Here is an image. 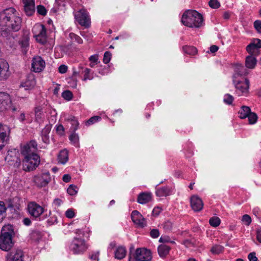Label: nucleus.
I'll use <instances>...</instances> for the list:
<instances>
[{
    "instance_id": "f704fd0d",
    "label": "nucleus",
    "mask_w": 261,
    "mask_h": 261,
    "mask_svg": "<svg viewBox=\"0 0 261 261\" xmlns=\"http://www.w3.org/2000/svg\"><path fill=\"white\" fill-rule=\"evenodd\" d=\"M42 237V232L37 230H33L30 234V238L36 242L39 241L41 239Z\"/></svg>"
},
{
    "instance_id": "f8f14e48",
    "label": "nucleus",
    "mask_w": 261,
    "mask_h": 261,
    "mask_svg": "<svg viewBox=\"0 0 261 261\" xmlns=\"http://www.w3.org/2000/svg\"><path fill=\"white\" fill-rule=\"evenodd\" d=\"M75 18L79 23L85 28L89 27L90 19L88 13L85 10H81L75 15Z\"/></svg>"
},
{
    "instance_id": "c03bdc74",
    "label": "nucleus",
    "mask_w": 261,
    "mask_h": 261,
    "mask_svg": "<svg viewBox=\"0 0 261 261\" xmlns=\"http://www.w3.org/2000/svg\"><path fill=\"white\" fill-rule=\"evenodd\" d=\"M70 120L72 125L71 129H72L73 132H75V130H77L78 128L79 123L75 117H71L70 118Z\"/></svg>"
},
{
    "instance_id": "aec40b11",
    "label": "nucleus",
    "mask_w": 261,
    "mask_h": 261,
    "mask_svg": "<svg viewBox=\"0 0 261 261\" xmlns=\"http://www.w3.org/2000/svg\"><path fill=\"white\" fill-rule=\"evenodd\" d=\"M24 10L27 15H32L35 11V2L34 0H23Z\"/></svg>"
},
{
    "instance_id": "1a4fd4ad",
    "label": "nucleus",
    "mask_w": 261,
    "mask_h": 261,
    "mask_svg": "<svg viewBox=\"0 0 261 261\" xmlns=\"http://www.w3.org/2000/svg\"><path fill=\"white\" fill-rule=\"evenodd\" d=\"M133 258L135 261H150L152 256L149 250L144 248H139L133 254Z\"/></svg>"
},
{
    "instance_id": "4468645a",
    "label": "nucleus",
    "mask_w": 261,
    "mask_h": 261,
    "mask_svg": "<svg viewBox=\"0 0 261 261\" xmlns=\"http://www.w3.org/2000/svg\"><path fill=\"white\" fill-rule=\"evenodd\" d=\"M10 74L8 63L5 60L0 58V81L8 79Z\"/></svg>"
},
{
    "instance_id": "ddd939ff",
    "label": "nucleus",
    "mask_w": 261,
    "mask_h": 261,
    "mask_svg": "<svg viewBox=\"0 0 261 261\" xmlns=\"http://www.w3.org/2000/svg\"><path fill=\"white\" fill-rule=\"evenodd\" d=\"M51 180V177L49 172H46L40 175H36L34 177V181L39 187L46 186Z\"/></svg>"
},
{
    "instance_id": "de8ad7c7",
    "label": "nucleus",
    "mask_w": 261,
    "mask_h": 261,
    "mask_svg": "<svg viewBox=\"0 0 261 261\" xmlns=\"http://www.w3.org/2000/svg\"><path fill=\"white\" fill-rule=\"evenodd\" d=\"M101 119V117L98 116H95L91 117L90 119H89L86 122V125H91L95 122H97V121Z\"/></svg>"
},
{
    "instance_id": "7ed1b4c3",
    "label": "nucleus",
    "mask_w": 261,
    "mask_h": 261,
    "mask_svg": "<svg viewBox=\"0 0 261 261\" xmlns=\"http://www.w3.org/2000/svg\"><path fill=\"white\" fill-rule=\"evenodd\" d=\"M203 21L202 15L192 10L186 11L181 19L182 23L189 28H199L202 25Z\"/></svg>"
},
{
    "instance_id": "6e6552de",
    "label": "nucleus",
    "mask_w": 261,
    "mask_h": 261,
    "mask_svg": "<svg viewBox=\"0 0 261 261\" xmlns=\"http://www.w3.org/2000/svg\"><path fill=\"white\" fill-rule=\"evenodd\" d=\"M33 32L34 34V37L36 40L42 44L46 42V29L42 24L36 25L33 29Z\"/></svg>"
},
{
    "instance_id": "6e6d98bb",
    "label": "nucleus",
    "mask_w": 261,
    "mask_h": 261,
    "mask_svg": "<svg viewBox=\"0 0 261 261\" xmlns=\"http://www.w3.org/2000/svg\"><path fill=\"white\" fill-rule=\"evenodd\" d=\"M150 236L153 238H157L160 236V232L158 229H152L150 232Z\"/></svg>"
},
{
    "instance_id": "5fc2aeb1",
    "label": "nucleus",
    "mask_w": 261,
    "mask_h": 261,
    "mask_svg": "<svg viewBox=\"0 0 261 261\" xmlns=\"http://www.w3.org/2000/svg\"><path fill=\"white\" fill-rule=\"evenodd\" d=\"M253 25L256 30L259 33H261V21L259 20H255L254 22Z\"/></svg>"
},
{
    "instance_id": "c85d7f7f",
    "label": "nucleus",
    "mask_w": 261,
    "mask_h": 261,
    "mask_svg": "<svg viewBox=\"0 0 261 261\" xmlns=\"http://www.w3.org/2000/svg\"><path fill=\"white\" fill-rule=\"evenodd\" d=\"M29 38L27 36L23 37L19 41V44L22 49V51L24 54H26L28 50V48L29 45Z\"/></svg>"
},
{
    "instance_id": "f03ea898",
    "label": "nucleus",
    "mask_w": 261,
    "mask_h": 261,
    "mask_svg": "<svg viewBox=\"0 0 261 261\" xmlns=\"http://www.w3.org/2000/svg\"><path fill=\"white\" fill-rule=\"evenodd\" d=\"M15 235L14 226L11 224L5 225L0 235V248L6 251L10 250L14 245L13 238Z\"/></svg>"
},
{
    "instance_id": "20e7f679",
    "label": "nucleus",
    "mask_w": 261,
    "mask_h": 261,
    "mask_svg": "<svg viewBox=\"0 0 261 261\" xmlns=\"http://www.w3.org/2000/svg\"><path fill=\"white\" fill-rule=\"evenodd\" d=\"M12 101L9 94L5 93H0V111L11 110L13 112L18 111L19 107L11 104Z\"/></svg>"
},
{
    "instance_id": "3c124183",
    "label": "nucleus",
    "mask_w": 261,
    "mask_h": 261,
    "mask_svg": "<svg viewBox=\"0 0 261 261\" xmlns=\"http://www.w3.org/2000/svg\"><path fill=\"white\" fill-rule=\"evenodd\" d=\"M111 53L110 51H106L104 54L103 62L105 64H108L110 62L111 59Z\"/></svg>"
},
{
    "instance_id": "8fccbe9b",
    "label": "nucleus",
    "mask_w": 261,
    "mask_h": 261,
    "mask_svg": "<svg viewBox=\"0 0 261 261\" xmlns=\"http://www.w3.org/2000/svg\"><path fill=\"white\" fill-rule=\"evenodd\" d=\"M69 37L72 40H74L79 44H82L83 43L82 39L80 36L73 33H71L69 34Z\"/></svg>"
},
{
    "instance_id": "dca6fc26",
    "label": "nucleus",
    "mask_w": 261,
    "mask_h": 261,
    "mask_svg": "<svg viewBox=\"0 0 261 261\" xmlns=\"http://www.w3.org/2000/svg\"><path fill=\"white\" fill-rule=\"evenodd\" d=\"M45 63L40 56L33 58L32 62V68L36 72L41 71L45 67Z\"/></svg>"
},
{
    "instance_id": "49530a36",
    "label": "nucleus",
    "mask_w": 261,
    "mask_h": 261,
    "mask_svg": "<svg viewBox=\"0 0 261 261\" xmlns=\"http://www.w3.org/2000/svg\"><path fill=\"white\" fill-rule=\"evenodd\" d=\"M37 12L38 14L45 16L46 14L47 11L45 8L42 5H38L37 6Z\"/></svg>"
},
{
    "instance_id": "a19ab883",
    "label": "nucleus",
    "mask_w": 261,
    "mask_h": 261,
    "mask_svg": "<svg viewBox=\"0 0 261 261\" xmlns=\"http://www.w3.org/2000/svg\"><path fill=\"white\" fill-rule=\"evenodd\" d=\"M11 29H7V28L1 32V35L5 38H6L8 40H10L11 38H14V36L10 33Z\"/></svg>"
},
{
    "instance_id": "2f4dec72",
    "label": "nucleus",
    "mask_w": 261,
    "mask_h": 261,
    "mask_svg": "<svg viewBox=\"0 0 261 261\" xmlns=\"http://www.w3.org/2000/svg\"><path fill=\"white\" fill-rule=\"evenodd\" d=\"M7 208L4 202L0 201V223L7 216Z\"/></svg>"
},
{
    "instance_id": "c9c22d12",
    "label": "nucleus",
    "mask_w": 261,
    "mask_h": 261,
    "mask_svg": "<svg viewBox=\"0 0 261 261\" xmlns=\"http://www.w3.org/2000/svg\"><path fill=\"white\" fill-rule=\"evenodd\" d=\"M183 50L186 54L190 55H194L197 52L196 47L191 46H185L183 47Z\"/></svg>"
},
{
    "instance_id": "72a5a7b5",
    "label": "nucleus",
    "mask_w": 261,
    "mask_h": 261,
    "mask_svg": "<svg viewBox=\"0 0 261 261\" xmlns=\"http://www.w3.org/2000/svg\"><path fill=\"white\" fill-rule=\"evenodd\" d=\"M234 71L236 73L240 76L245 75L248 73L247 69L241 64L236 65Z\"/></svg>"
},
{
    "instance_id": "423d86ee",
    "label": "nucleus",
    "mask_w": 261,
    "mask_h": 261,
    "mask_svg": "<svg viewBox=\"0 0 261 261\" xmlns=\"http://www.w3.org/2000/svg\"><path fill=\"white\" fill-rule=\"evenodd\" d=\"M69 248L74 254H80L85 252L87 247L84 239L80 237H75L70 245Z\"/></svg>"
},
{
    "instance_id": "ea45409f",
    "label": "nucleus",
    "mask_w": 261,
    "mask_h": 261,
    "mask_svg": "<svg viewBox=\"0 0 261 261\" xmlns=\"http://www.w3.org/2000/svg\"><path fill=\"white\" fill-rule=\"evenodd\" d=\"M221 220L218 217H213L209 220L210 225L213 227H217L220 224Z\"/></svg>"
},
{
    "instance_id": "bb28decb",
    "label": "nucleus",
    "mask_w": 261,
    "mask_h": 261,
    "mask_svg": "<svg viewBox=\"0 0 261 261\" xmlns=\"http://www.w3.org/2000/svg\"><path fill=\"white\" fill-rule=\"evenodd\" d=\"M50 126L46 125L41 132L42 139L44 143L48 144L49 142V139L48 134L50 131Z\"/></svg>"
},
{
    "instance_id": "680f3d73",
    "label": "nucleus",
    "mask_w": 261,
    "mask_h": 261,
    "mask_svg": "<svg viewBox=\"0 0 261 261\" xmlns=\"http://www.w3.org/2000/svg\"><path fill=\"white\" fill-rule=\"evenodd\" d=\"M89 59L91 62L94 63V64H97L98 63V56L96 55L90 56Z\"/></svg>"
},
{
    "instance_id": "9d476101",
    "label": "nucleus",
    "mask_w": 261,
    "mask_h": 261,
    "mask_svg": "<svg viewBox=\"0 0 261 261\" xmlns=\"http://www.w3.org/2000/svg\"><path fill=\"white\" fill-rule=\"evenodd\" d=\"M37 143L35 140H31L29 143H27L21 147V153L24 156V158L27 156H33L34 154H37Z\"/></svg>"
},
{
    "instance_id": "c756f323",
    "label": "nucleus",
    "mask_w": 261,
    "mask_h": 261,
    "mask_svg": "<svg viewBox=\"0 0 261 261\" xmlns=\"http://www.w3.org/2000/svg\"><path fill=\"white\" fill-rule=\"evenodd\" d=\"M250 112L251 110L249 107L243 106L239 111V117L241 119H245L248 117Z\"/></svg>"
},
{
    "instance_id": "13d9d810",
    "label": "nucleus",
    "mask_w": 261,
    "mask_h": 261,
    "mask_svg": "<svg viewBox=\"0 0 261 261\" xmlns=\"http://www.w3.org/2000/svg\"><path fill=\"white\" fill-rule=\"evenodd\" d=\"M56 131L60 135H63L64 133V128L62 124H59L56 126Z\"/></svg>"
},
{
    "instance_id": "e433bc0d",
    "label": "nucleus",
    "mask_w": 261,
    "mask_h": 261,
    "mask_svg": "<svg viewBox=\"0 0 261 261\" xmlns=\"http://www.w3.org/2000/svg\"><path fill=\"white\" fill-rule=\"evenodd\" d=\"M224 250V247L219 245H214L211 249L212 253L218 254L222 253Z\"/></svg>"
},
{
    "instance_id": "58836bf2",
    "label": "nucleus",
    "mask_w": 261,
    "mask_h": 261,
    "mask_svg": "<svg viewBox=\"0 0 261 261\" xmlns=\"http://www.w3.org/2000/svg\"><path fill=\"white\" fill-rule=\"evenodd\" d=\"M42 109L40 107H36L35 109V120L39 122L42 118Z\"/></svg>"
},
{
    "instance_id": "338daca9",
    "label": "nucleus",
    "mask_w": 261,
    "mask_h": 261,
    "mask_svg": "<svg viewBox=\"0 0 261 261\" xmlns=\"http://www.w3.org/2000/svg\"><path fill=\"white\" fill-rule=\"evenodd\" d=\"M218 49H219V47L215 45H212L210 48V51L212 53H216V51H217Z\"/></svg>"
},
{
    "instance_id": "473e14b6",
    "label": "nucleus",
    "mask_w": 261,
    "mask_h": 261,
    "mask_svg": "<svg viewBox=\"0 0 261 261\" xmlns=\"http://www.w3.org/2000/svg\"><path fill=\"white\" fill-rule=\"evenodd\" d=\"M82 71H81V73L84 75V81H86L87 80H91L93 78V73L91 72V70L90 69L87 68H81Z\"/></svg>"
},
{
    "instance_id": "f3484780",
    "label": "nucleus",
    "mask_w": 261,
    "mask_h": 261,
    "mask_svg": "<svg viewBox=\"0 0 261 261\" xmlns=\"http://www.w3.org/2000/svg\"><path fill=\"white\" fill-rule=\"evenodd\" d=\"M133 222L140 227L146 226V221L142 215L138 211H133L131 214Z\"/></svg>"
},
{
    "instance_id": "37998d69",
    "label": "nucleus",
    "mask_w": 261,
    "mask_h": 261,
    "mask_svg": "<svg viewBox=\"0 0 261 261\" xmlns=\"http://www.w3.org/2000/svg\"><path fill=\"white\" fill-rule=\"evenodd\" d=\"M233 97L229 94H226L224 96L223 101L227 105H231L233 101Z\"/></svg>"
},
{
    "instance_id": "bf43d9fd",
    "label": "nucleus",
    "mask_w": 261,
    "mask_h": 261,
    "mask_svg": "<svg viewBox=\"0 0 261 261\" xmlns=\"http://www.w3.org/2000/svg\"><path fill=\"white\" fill-rule=\"evenodd\" d=\"M172 227V224L170 221H167L163 224V228L165 230H170Z\"/></svg>"
},
{
    "instance_id": "774afa93",
    "label": "nucleus",
    "mask_w": 261,
    "mask_h": 261,
    "mask_svg": "<svg viewBox=\"0 0 261 261\" xmlns=\"http://www.w3.org/2000/svg\"><path fill=\"white\" fill-rule=\"evenodd\" d=\"M256 239L261 243V228L256 231Z\"/></svg>"
},
{
    "instance_id": "864d4df0",
    "label": "nucleus",
    "mask_w": 261,
    "mask_h": 261,
    "mask_svg": "<svg viewBox=\"0 0 261 261\" xmlns=\"http://www.w3.org/2000/svg\"><path fill=\"white\" fill-rule=\"evenodd\" d=\"M75 132L73 133L69 136V140L73 142L74 144H76L79 141V136L77 134H75Z\"/></svg>"
},
{
    "instance_id": "a878e982",
    "label": "nucleus",
    "mask_w": 261,
    "mask_h": 261,
    "mask_svg": "<svg viewBox=\"0 0 261 261\" xmlns=\"http://www.w3.org/2000/svg\"><path fill=\"white\" fill-rule=\"evenodd\" d=\"M170 247L166 245H160L158 248V253L162 258L165 257L169 253Z\"/></svg>"
},
{
    "instance_id": "a18cd8bd",
    "label": "nucleus",
    "mask_w": 261,
    "mask_h": 261,
    "mask_svg": "<svg viewBox=\"0 0 261 261\" xmlns=\"http://www.w3.org/2000/svg\"><path fill=\"white\" fill-rule=\"evenodd\" d=\"M76 189H77L76 186H75L73 185H71L67 189V193L71 196L75 195L77 193V192Z\"/></svg>"
},
{
    "instance_id": "b1692460",
    "label": "nucleus",
    "mask_w": 261,
    "mask_h": 261,
    "mask_svg": "<svg viewBox=\"0 0 261 261\" xmlns=\"http://www.w3.org/2000/svg\"><path fill=\"white\" fill-rule=\"evenodd\" d=\"M172 193V189L169 187L159 188L156 191V195L159 197L167 196Z\"/></svg>"
},
{
    "instance_id": "5701e85b",
    "label": "nucleus",
    "mask_w": 261,
    "mask_h": 261,
    "mask_svg": "<svg viewBox=\"0 0 261 261\" xmlns=\"http://www.w3.org/2000/svg\"><path fill=\"white\" fill-rule=\"evenodd\" d=\"M254 55H249L246 58L245 65L246 68L253 69L255 67L257 60Z\"/></svg>"
},
{
    "instance_id": "2eb2a0df",
    "label": "nucleus",
    "mask_w": 261,
    "mask_h": 261,
    "mask_svg": "<svg viewBox=\"0 0 261 261\" xmlns=\"http://www.w3.org/2000/svg\"><path fill=\"white\" fill-rule=\"evenodd\" d=\"M260 48L261 40L254 39L251 43L246 46V50L250 55L257 56L259 54L258 49Z\"/></svg>"
},
{
    "instance_id": "6ab92c4d",
    "label": "nucleus",
    "mask_w": 261,
    "mask_h": 261,
    "mask_svg": "<svg viewBox=\"0 0 261 261\" xmlns=\"http://www.w3.org/2000/svg\"><path fill=\"white\" fill-rule=\"evenodd\" d=\"M191 206L195 212L200 211L203 206L202 200L197 196H191L190 200Z\"/></svg>"
},
{
    "instance_id": "4c0bfd02",
    "label": "nucleus",
    "mask_w": 261,
    "mask_h": 261,
    "mask_svg": "<svg viewBox=\"0 0 261 261\" xmlns=\"http://www.w3.org/2000/svg\"><path fill=\"white\" fill-rule=\"evenodd\" d=\"M247 118L248 119L249 123L250 124H253L256 122L258 117L256 113L251 112Z\"/></svg>"
},
{
    "instance_id": "a211bd4d",
    "label": "nucleus",
    "mask_w": 261,
    "mask_h": 261,
    "mask_svg": "<svg viewBox=\"0 0 261 261\" xmlns=\"http://www.w3.org/2000/svg\"><path fill=\"white\" fill-rule=\"evenodd\" d=\"M237 92L240 95L248 92L249 87V81L245 79L244 81H238L237 83L233 81Z\"/></svg>"
},
{
    "instance_id": "052dcab7",
    "label": "nucleus",
    "mask_w": 261,
    "mask_h": 261,
    "mask_svg": "<svg viewBox=\"0 0 261 261\" xmlns=\"http://www.w3.org/2000/svg\"><path fill=\"white\" fill-rule=\"evenodd\" d=\"M249 261H257V258L255 256V253L253 252L250 253L248 255Z\"/></svg>"
},
{
    "instance_id": "0e129e2a",
    "label": "nucleus",
    "mask_w": 261,
    "mask_h": 261,
    "mask_svg": "<svg viewBox=\"0 0 261 261\" xmlns=\"http://www.w3.org/2000/svg\"><path fill=\"white\" fill-rule=\"evenodd\" d=\"M67 70V66L65 65H61L59 67V71L61 73H65Z\"/></svg>"
},
{
    "instance_id": "e2e57ef3",
    "label": "nucleus",
    "mask_w": 261,
    "mask_h": 261,
    "mask_svg": "<svg viewBox=\"0 0 261 261\" xmlns=\"http://www.w3.org/2000/svg\"><path fill=\"white\" fill-rule=\"evenodd\" d=\"M161 211L162 209L159 207L154 208L152 212V215H153L154 216H158L161 212Z\"/></svg>"
},
{
    "instance_id": "4d7b16f0",
    "label": "nucleus",
    "mask_w": 261,
    "mask_h": 261,
    "mask_svg": "<svg viewBox=\"0 0 261 261\" xmlns=\"http://www.w3.org/2000/svg\"><path fill=\"white\" fill-rule=\"evenodd\" d=\"M65 215L68 218L71 219L74 217L75 213L72 209L69 208L66 211Z\"/></svg>"
},
{
    "instance_id": "09e8293b",
    "label": "nucleus",
    "mask_w": 261,
    "mask_h": 261,
    "mask_svg": "<svg viewBox=\"0 0 261 261\" xmlns=\"http://www.w3.org/2000/svg\"><path fill=\"white\" fill-rule=\"evenodd\" d=\"M208 5L213 9H218L220 7V4L217 0H210Z\"/></svg>"
},
{
    "instance_id": "f257e3e1",
    "label": "nucleus",
    "mask_w": 261,
    "mask_h": 261,
    "mask_svg": "<svg viewBox=\"0 0 261 261\" xmlns=\"http://www.w3.org/2000/svg\"><path fill=\"white\" fill-rule=\"evenodd\" d=\"M21 18L17 14L16 10L10 7L0 12V26L7 27L14 32L18 31L21 27Z\"/></svg>"
},
{
    "instance_id": "603ef678",
    "label": "nucleus",
    "mask_w": 261,
    "mask_h": 261,
    "mask_svg": "<svg viewBox=\"0 0 261 261\" xmlns=\"http://www.w3.org/2000/svg\"><path fill=\"white\" fill-rule=\"evenodd\" d=\"M242 221L248 226L251 222V218L248 215L245 214L242 216Z\"/></svg>"
},
{
    "instance_id": "412c9836",
    "label": "nucleus",
    "mask_w": 261,
    "mask_h": 261,
    "mask_svg": "<svg viewBox=\"0 0 261 261\" xmlns=\"http://www.w3.org/2000/svg\"><path fill=\"white\" fill-rule=\"evenodd\" d=\"M36 84V82L33 75L29 76L25 81L21 84L22 87L25 88V90L32 88Z\"/></svg>"
},
{
    "instance_id": "cd10ccee",
    "label": "nucleus",
    "mask_w": 261,
    "mask_h": 261,
    "mask_svg": "<svg viewBox=\"0 0 261 261\" xmlns=\"http://www.w3.org/2000/svg\"><path fill=\"white\" fill-rule=\"evenodd\" d=\"M59 162L65 164L68 160V152L66 149L61 150L58 155Z\"/></svg>"
},
{
    "instance_id": "4be33fe9",
    "label": "nucleus",
    "mask_w": 261,
    "mask_h": 261,
    "mask_svg": "<svg viewBox=\"0 0 261 261\" xmlns=\"http://www.w3.org/2000/svg\"><path fill=\"white\" fill-rule=\"evenodd\" d=\"M150 193H142L140 194L137 198V201L140 204H145L151 200Z\"/></svg>"
},
{
    "instance_id": "9b49d317",
    "label": "nucleus",
    "mask_w": 261,
    "mask_h": 261,
    "mask_svg": "<svg viewBox=\"0 0 261 261\" xmlns=\"http://www.w3.org/2000/svg\"><path fill=\"white\" fill-rule=\"evenodd\" d=\"M10 129L7 125L0 123V150L8 143Z\"/></svg>"
},
{
    "instance_id": "79ce46f5",
    "label": "nucleus",
    "mask_w": 261,
    "mask_h": 261,
    "mask_svg": "<svg viewBox=\"0 0 261 261\" xmlns=\"http://www.w3.org/2000/svg\"><path fill=\"white\" fill-rule=\"evenodd\" d=\"M62 96L65 99L69 101L72 99L73 94L69 90H65L62 93Z\"/></svg>"
},
{
    "instance_id": "39448f33",
    "label": "nucleus",
    "mask_w": 261,
    "mask_h": 261,
    "mask_svg": "<svg viewBox=\"0 0 261 261\" xmlns=\"http://www.w3.org/2000/svg\"><path fill=\"white\" fill-rule=\"evenodd\" d=\"M40 162V157L38 154L27 156L22 161L23 169L25 171H30L36 169Z\"/></svg>"
},
{
    "instance_id": "7c9ffc66",
    "label": "nucleus",
    "mask_w": 261,
    "mask_h": 261,
    "mask_svg": "<svg viewBox=\"0 0 261 261\" xmlns=\"http://www.w3.org/2000/svg\"><path fill=\"white\" fill-rule=\"evenodd\" d=\"M126 250L125 247L120 246L115 251V257L118 259L123 258L126 255Z\"/></svg>"
},
{
    "instance_id": "69168bd1",
    "label": "nucleus",
    "mask_w": 261,
    "mask_h": 261,
    "mask_svg": "<svg viewBox=\"0 0 261 261\" xmlns=\"http://www.w3.org/2000/svg\"><path fill=\"white\" fill-rule=\"evenodd\" d=\"M63 180L65 182H68L71 179V176L69 174H65L63 176Z\"/></svg>"
},
{
    "instance_id": "0eeeda50",
    "label": "nucleus",
    "mask_w": 261,
    "mask_h": 261,
    "mask_svg": "<svg viewBox=\"0 0 261 261\" xmlns=\"http://www.w3.org/2000/svg\"><path fill=\"white\" fill-rule=\"evenodd\" d=\"M28 211L31 217L34 219H42L41 216L44 212V208L36 202L32 201L28 203Z\"/></svg>"
},
{
    "instance_id": "393cba45",
    "label": "nucleus",
    "mask_w": 261,
    "mask_h": 261,
    "mask_svg": "<svg viewBox=\"0 0 261 261\" xmlns=\"http://www.w3.org/2000/svg\"><path fill=\"white\" fill-rule=\"evenodd\" d=\"M23 252L21 250H17L14 254H11L7 261H23Z\"/></svg>"
}]
</instances>
